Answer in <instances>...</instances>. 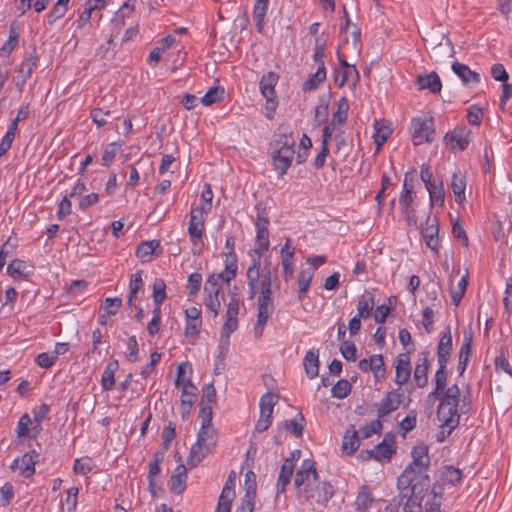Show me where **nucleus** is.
<instances>
[{
    "instance_id": "f257e3e1",
    "label": "nucleus",
    "mask_w": 512,
    "mask_h": 512,
    "mask_svg": "<svg viewBox=\"0 0 512 512\" xmlns=\"http://www.w3.org/2000/svg\"><path fill=\"white\" fill-rule=\"evenodd\" d=\"M470 410V394L461 399V390L457 384H452L440 394L437 408V417L442 422L459 425L460 414H466Z\"/></svg>"
},
{
    "instance_id": "f03ea898",
    "label": "nucleus",
    "mask_w": 512,
    "mask_h": 512,
    "mask_svg": "<svg viewBox=\"0 0 512 512\" xmlns=\"http://www.w3.org/2000/svg\"><path fill=\"white\" fill-rule=\"evenodd\" d=\"M271 161L278 178H282L290 168L295 155V141L286 133H274L270 142Z\"/></svg>"
},
{
    "instance_id": "7ed1b4c3",
    "label": "nucleus",
    "mask_w": 512,
    "mask_h": 512,
    "mask_svg": "<svg viewBox=\"0 0 512 512\" xmlns=\"http://www.w3.org/2000/svg\"><path fill=\"white\" fill-rule=\"evenodd\" d=\"M248 299L258 293L257 304L274 305L272 300V279H260L259 257H253L246 271Z\"/></svg>"
},
{
    "instance_id": "20e7f679",
    "label": "nucleus",
    "mask_w": 512,
    "mask_h": 512,
    "mask_svg": "<svg viewBox=\"0 0 512 512\" xmlns=\"http://www.w3.org/2000/svg\"><path fill=\"white\" fill-rule=\"evenodd\" d=\"M412 462L400 474V483L402 485H410L415 475H428L427 471L430 467L429 446L420 442L412 447Z\"/></svg>"
},
{
    "instance_id": "39448f33",
    "label": "nucleus",
    "mask_w": 512,
    "mask_h": 512,
    "mask_svg": "<svg viewBox=\"0 0 512 512\" xmlns=\"http://www.w3.org/2000/svg\"><path fill=\"white\" fill-rule=\"evenodd\" d=\"M217 444V432L211 426L200 429L197 433L196 443L192 445L187 463L189 466L196 467L208 454L212 453Z\"/></svg>"
},
{
    "instance_id": "423d86ee",
    "label": "nucleus",
    "mask_w": 512,
    "mask_h": 512,
    "mask_svg": "<svg viewBox=\"0 0 512 512\" xmlns=\"http://www.w3.org/2000/svg\"><path fill=\"white\" fill-rule=\"evenodd\" d=\"M319 475L314 460L307 458L302 460L299 469L295 474L294 485L298 489V496L305 500L315 497L312 483L318 481Z\"/></svg>"
},
{
    "instance_id": "0eeeda50",
    "label": "nucleus",
    "mask_w": 512,
    "mask_h": 512,
    "mask_svg": "<svg viewBox=\"0 0 512 512\" xmlns=\"http://www.w3.org/2000/svg\"><path fill=\"white\" fill-rule=\"evenodd\" d=\"M397 487L401 500L406 498V502L412 504L416 511L422 507V501L430 488L429 475H415L414 480L410 485H402L400 483V476L397 480Z\"/></svg>"
},
{
    "instance_id": "6e6552de",
    "label": "nucleus",
    "mask_w": 512,
    "mask_h": 512,
    "mask_svg": "<svg viewBox=\"0 0 512 512\" xmlns=\"http://www.w3.org/2000/svg\"><path fill=\"white\" fill-rule=\"evenodd\" d=\"M412 142L415 146L431 143L434 140L435 125L432 116L414 117L411 120Z\"/></svg>"
},
{
    "instance_id": "1a4fd4ad",
    "label": "nucleus",
    "mask_w": 512,
    "mask_h": 512,
    "mask_svg": "<svg viewBox=\"0 0 512 512\" xmlns=\"http://www.w3.org/2000/svg\"><path fill=\"white\" fill-rule=\"evenodd\" d=\"M239 307L240 301L238 293L233 292L230 294V301L225 313V322L221 328V340L229 342L230 335L237 330Z\"/></svg>"
},
{
    "instance_id": "9d476101",
    "label": "nucleus",
    "mask_w": 512,
    "mask_h": 512,
    "mask_svg": "<svg viewBox=\"0 0 512 512\" xmlns=\"http://www.w3.org/2000/svg\"><path fill=\"white\" fill-rule=\"evenodd\" d=\"M472 140V131L465 125H457L453 130L448 131L444 141L452 151H464Z\"/></svg>"
},
{
    "instance_id": "9b49d317",
    "label": "nucleus",
    "mask_w": 512,
    "mask_h": 512,
    "mask_svg": "<svg viewBox=\"0 0 512 512\" xmlns=\"http://www.w3.org/2000/svg\"><path fill=\"white\" fill-rule=\"evenodd\" d=\"M420 230L427 247L435 254H438L441 247L438 218L431 216L429 213Z\"/></svg>"
},
{
    "instance_id": "f8f14e48",
    "label": "nucleus",
    "mask_w": 512,
    "mask_h": 512,
    "mask_svg": "<svg viewBox=\"0 0 512 512\" xmlns=\"http://www.w3.org/2000/svg\"><path fill=\"white\" fill-rule=\"evenodd\" d=\"M39 62V56L36 48H33L29 52L19 65L16 76V89L19 92L24 90V86L27 80L31 77L33 71L37 68Z\"/></svg>"
},
{
    "instance_id": "ddd939ff",
    "label": "nucleus",
    "mask_w": 512,
    "mask_h": 512,
    "mask_svg": "<svg viewBox=\"0 0 512 512\" xmlns=\"http://www.w3.org/2000/svg\"><path fill=\"white\" fill-rule=\"evenodd\" d=\"M404 393L400 390H391L385 393L380 402L375 403L377 417L383 419L385 416L396 411L403 401Z\"/></svg>"
},
{
    "instance_id": "4468645a",
    "label": "nucleus",
    "mask_w": 512,
    "mask_h": 512,
    "mask_svg": "<svg viewBox=\"0 0 512 512\" xmlns=\"http://www.w3.org/2000/svg\"><path fill=\"white\" fill-rule=\"evenodd\" d=\"M207 214L194 207L190 211V219L188 224V235L194 245L201 240L205 233V219L204 215Z\"/></svg>"
},
{
    "instance_id": "2eb2a0df",
    "label": "nucleus",
    "mask_w": 512,
    "mask_h": 512,
    "mask_svg": "<svg viewBox=\"0 0 512 512\" xmlns=\"http://www.w3.org/2000/svg\"><path fill=\"white\" fill-rule=\"evenodd\" d=\"M237 274L228 272L227 269H223L220 273H212L207 277L204 286V295H219L221 291V283L227 285L235 279Z\"/></svg>"
},
{
    "instance_id": "dca6fc26",
    "label": "nucleus",
    "mask_w": 512,
    "mask_h": 512,
    "mask_svg": "<svg viewBox=\"0 0 512 512\" xmlns=\"http://www.w3.org/2000/svg\"><path fill=\"white\" fill-rule=\"evenodd\" d=\"M431 353L429 350H424L421 352L420 357L415 365L413 378L415 384L419 388H424L428 384V369L430 366V357Z\"/></svg>"
},
{
    "instance_id": "f3484780",
    "label": "nucleus",
    "mask_w": 512,
    "mask_h": 512,
    "mask_svg": "<svg viewBox=\"0 0 512 512\" xmlns=\"http://www.w3.org/2000/svg\"><path fill=\"white\" fill-rule=\"evenodd\" d=\"M453 350L451 327L447 326L441 333L440 340L437 345V362L438 364L447 365Z\"/></svg>"
},
{
    "instance_id": "a211bd4d",
    "label": "nucleus",
    "mask_w": 512,
    "mask_h": 512,
    "mask_svg": "<svg viewBox=\"0 0 512 512\" xmlns=\"http://www.w3.org/2000/svg\"><path fill=\"white\" fill-rule=\"evenodd\" d=\"M415 85L419 91L428 90L433 94L440 93L442 89L441 79L435 71L417 75Z\"/></svg>"
},
{
    "instance_id": "6ab92c4d",
    "label": "nucleus",
    "mask_w": 512,
    "mask_h": 512,
    "mask_svg": "<svg viewBox=\"0 0 512 512\" xmlns=\"http://www.w3.org/2000/svg\"><path fill=\"white\" fill-rule=\"evenodd\" d=\"M451 68L452 71L461 79L464 85L468 86L480 83V74L472 71L468 65L456 61L452 63Z\"/></svg>"
},
{
    "instance_id": "aec40b11",
    "label": "nucleus",
    "mask_w": 512,
    "mask_h": 512,
    "mask_svg": "<svg viewBox=\"0 0 512 512\" xmlns=\"http://www.w3.org/2000/svg\"><path fill=\"white\" fill-rule=\"evenodd\" d=\"M410 353L400 354L396 362L395 382L398 385L405 384L411 377Z\"/></svg>"
},
{
    "instance_id": "412c9836",
    "label": "nucleus",
    "mask_w": 512,
    "mask_h": 512,
    "mask_svg": "<svg viewBox=\"0 0 512 512\" xmlns=\"http://www.w3.org/2000/svg\"><path fill=\"white\" fill-rule=\"evenodd\" d=\"M472 350V334L464 333L463 342L461 344L459 353H458V365L457 371L459 376H462L467 368L469 357L471 355Z\"/></svg>"
},
{
    "instance_id": "4be33fe9",
    "label": "nucleus",
    "mask_w": 512,
    "mask_h": 512,
    "mask_svg": "<svg viewBox=\"0 0 512 512\" xmlns=\"http://www.w3.org/2000/svg\"><path fill=\"white\" fill-rule=\"evenodd\" d=\"M40 453L31 450L22 455L20 458V475L24 478H30L35 474V464L38 462Z\"/></svg>"
},
{
    "instance_id": "5701e85b",
    "label": "nucleus",
    "mask_w": 512,
    "mask_h": 512,
    "mask_svg": "<svg viewBox=\"0 0 512 512\" xmlns=\"http://www.w3.org/2000/svg\"><path fill=\"white\" fill-rule=\"evenodd\" d=\"M7 274L12 278L19 276L28 279L34 274V266L24 260L14 259L7 266Z\"/></svg>"
},
{
    "instance_id": "b1692460",
    "label": "nucleus",
    "mask_w": 512,
    "mask_h": 512,
    "mask_svg": "<svg viewBox=\"0 0 512 512\" xmlns=\"http://www.w3.org/2000/svg\"><path fill=\"white\" fill-rule=\"evenodd\" d=\"M225 249L227 250L224 253V268L228 270V272H233L237 274L238 272V257L235 252V239L233 236H228L225 241Z\"/></svg>"
},
{
    "instance_id": "393cba45",
    "label": "nucleus",
    "mask_w": 512,
    "mask_h": 512,
    "mask_svg": "<svg viewBox=\"0 0 512 512\" xmlns=\"http://www.w3.org/2000/svg\"><path fill=\"white\" fill-rule=\"evenodd\" d=\"M333 78L334 84L338 88H342L348 80L352 79V86L355 88L360 81V74L356 67L343 69V70H333Z\"/></svg>"
},
{
    "instance_id": "a878e982",
    "label": "nucleus",
    "mask_w": 512,
    "mask_h": 512,
    "mask_svg": "<svg viewBox=\"0 0 512 512\" xmlns=\"http://www.w3.org/2000/svg\"><path fill=\"white\" fill-rule=\"evenodd\" d=\"M274 312V305H261L257 304V321L254 326V336L259 339L264 332L268 318Z\"/></svg>"
},
{
    "instance_id": "bb28decb",
    "label": "nucleus",
    "mask_w": 512,
    "mask_h": 512,
    "mask_svg": "<svg viewBox=\"0 0 512 512\" xmlns=\"http://www.w3.org/2000/svg\"><path fill=\"white\" fill-rule=\"evenodd\" d=\"M316 482L317 485L313 488V493L315 495L313 499H315L317 504L325 507L329 500L334 496L335 489L330 482H320L319 480Z\"/></svg>"
},
{
    "instance_id": "cd10ccee",
    "label": "nucleus",
    "mask_w": 512,
    "mask_h": 512,
    "mask_svg": "<svg viewBox=\"0 0 512 512\" xmlns=\"http://www.w3.org/2000/svg\"><path fill=\"white\" fill-rule=\"evenodd\" d=\"M395 452L394 437L387 434L384 439L375 446V460H390Z\"/></svg>"
},
{
    "instance_id": "c85d7f7f",
    "label": "nucleus",
    "mask_w": 512,
    "mask_h": 512,
    "mask_svg": "<svg viewBox=\"0 0 512 512\" xmlns=\"http://www.w3.org/2000/svg\"><path fill=\"white\" fill-rule=\"evenodd\" d=\"M294 471V463L293 459H285L282 464L277 480L276 491L277 494L284 493L286 491L287 485L291 481V477Z\"/></svg>"
},
{
    "instance_id": "c756f323",
    "label": "nucleus",
    "mask_w": 512,
    "mask_h": 512,
    "mask_svg": "<svg viewBox=\"0 0 512 512\" xmlns=\"http://www.w3.org/2000/svg\"><path fill=\"white\" fill-rule=\"evenodd\" d=\"M187 482V470L183 464L176 467L170 478V489L175 494L180 495L184 492Z\"/></svg>"
},
{
    "instance_id": "7c9ffc66",
    "label": "nucleus",
    "mask_w": 512,
    "mask_h": 512,
    "mask_svg": "<svg viewBox=\"0 0 512 512\" xmlns=\"http://www.w3.org/2000/svg\"><path fill=\"white\" fill-rule=\"evenodd\" d=\"M119 369L117 359H112L107 363L101 376V387L104 391H111L115 386V373Z\"/></svg>"
},
{
    "instance_id": "2f4dec72",
    "label": "nucleus",
    "mask_w": 512,
    "mask_h": 512,
    "mask_svg": "<svg viewBox=\"0 0 512 512\" xmlns=\"http://www.w3.org/2000/svg\"><path fill=\"white\" fill-rule=\"evenodd\" d=\"M269 8V0H256L253 6V20L258 33H262L265 26V17Z\"/></svg>"
},
{
    "instance_id": "473e14b6",
    "label": "nucleus",
    "mask_w": 512,
    "mask_h": 512,
    "mask_svg": "<svg viewBox=\"0 0 512 512\" xmlns=\"http://www.w3.org/2000/svg\"><path fill=\"white\" fill-rule=\"evenodd\" d=\"M443 494V487L440 484H434L424 505L425 512H441Z\"/></svg>"
},
{
    "instance_id": "72a5a7b5",
    "label": "nucleus",
    "mask_w": 512,
    "mask_h": 512,
    "mask_svg": "<svg viewBox=\"0 0 512 512\" xmlns=\"http://www.w3.org/2000/svg\"><path fill=\"white\" fill-rule=\"evenodd\" d=\"M305 423L306 421L303 414L299 412L293 419L285 420L278 424V428L290 431L296 438H301L303 436Z\"/></svg>"
},
{
    "instance_id": "f704fd0d",
    "label": "nucleus",
    "mask_w": 512,
    "mask_h": 512,
    "mask_svg": "<svg viewBox=\"0 0 512 512\" xmlns=\"http://www.w3.org/2000/svg\"><path fill=\"white\" fill-rule=\"evenodd\" d=\"M303 365L309 379L317 377L319 374V351L309 350L303 359Z\"/></svg>"
},
{
    "instance_id": "c9c22d12",
    "label": "nucleus",
    "mask_w": 512,
    "mask_h": 512,
    "mask_svg": "<svg viewBox=\"0 0 512 512\" xmlns=\"http://www.w3.org/2000/svg\"><path fill=\"white\" fill-rule=\"evenodd\" d=\"M373 502L374 498L370 488L367 485H362L354 502L355 511L367 512Z\"/></svg>"
},
{
    "instance_id": "e433bc0d",
    "label": "nucleus",
    "mask_w": 512,
    "mask_h": 512,
    "mask_svg": "<svg viewBox=\"0 0 512 512\" xmlns=\"http://www.w3.org/2000/svg\"><path fill=\"white\" fill-rule=\"evenodd\" d=\"M279 80V75L275 72L269 71L262 75L259 81V89L262 96L276 95L275 86Z\"/></svg>"
},
{
    "instance_id": "4c0bfd02",
    "label": "nucleus",
    "mask_w": 512,
    "mask_h": 512,
    "mask_svg": "<svg viewBox=\"0 0 512 512\" xmlns=\"http://www.w3.org/2000/svg\"><path fill=\"white\" fill-rule=\"evenodd\" d=\"M269 244L268 228H256L255 248L252 251L251 257H259L260 259L262 253L268 250Z\"/></svg>"
},
{
    "instance_id": "58836bf2",
    "label": "nucleus",
    "mask_w": 512,
    "mask_h": 512,
    "mask_svg": "<svg viewBox=\"0 0 512 512\" xmlns=\"http://www.w3.org/2000/svg\"><path fill=\"white\" fill-rule=\"evenodd\" d=\"M314 277V272L312 269H302L297 275V285H298V300L302 301L306 297L307 292L310 289V285L312 279Z\"/></svg>"
},
{
    "instance_id": "ea45409f",
    "label": "nucleus",
    "mask_w": 512,
    "mask_h": 512,
    "mask_svg": "<svg viewBox=\"0 0 512 512\" xmlns=\"http://www.w3.org/2000/svg\"><path fill=\"white\" fill-rule=\"evenodd\" d=\"M451 189L455 196V201L459 204L465 201L466 177L462 173L455 172L451 179Z\"/></svg>"
},
{
    "instance_id": "a19ab883",
    "label": "nucleus",
    "mask_w": 512,
    "mask_h": 512,
    "mask_svg": "<svg viewBox=\"0 0 512 512\" xmlns=\"http://www.w3.org/2000/svg\"><path fill=\"white\" fill-rule=\"evenodd\" d=\"M256 498V482H251L247 487L237 512H253Z\"/></svg>"
},
{
    "instance_id": "79ce46f5",
    "label": "nucleus",
    "mask_w": 512,
    "mask_h": 512,
    "mask_svg": "<svg viewBox=\"0 0 512 512\" xmlns=\"http://www.w3.org/2000/svg\"><path fill=\"white\" fill-rule=\"evenodd\" d=\"M360 445L358 432L354 429H347L342 441V451L346 455H353Z\"/></svg>"
},
{
    "instance_id": "37998d69",
    "label": "nucleus",
    "mask_w": 512,
    "mask_h": 512,
    "mask_svg": "<svg viewBox=\"0 0 512 512\" xmlns=\"http://www.w3.org/2000/svg\"><path fill=\"white\" fill-rule=\"evenodd\" d=\"M160 246L159 240H150L141 242L136 249V256L142 263L152 260L154 251Z\"/></svg>"
},
{
    "instance_id": "c03bdc74",
    "label": "nucleus",
    "mask_w": 512,
    "mask_h": 512,
    "mask_svg": "<svg viewBox=\"0 0 512 512\" xmlns=\"http://www.w3.org/2000/svg\"><path fill=\"white\" fill-rule=\"evenodd\" d=\"M327 72L325 67H318L316 72L302 83V90L305 92L317 90L326 80Z\"/></svg>"
},
{
    "instance_id": "a18cd8bd",
    "label": "nucleus",
    "mask_w": 512,
    "mask_h": 512,
    "mask_svg": "<svg viewBox=\"0 0 512 512\" xmlns=\"http://www.w3.org/2000/svg\"><path fill=\"white\" fill-rule=\"evenodd\" d=\"M426 190L429 193V200L431 206L442 207L445 202V190L442 181L433 182Z\"/></svg>"
},
{
    "instance_id": "49530a36",
    "label": "nucleus",
    "mask_w": 512,
    "mask_h": 512,
    "mask_svg": "<svg viewBox=\"0 0 512 512\" xmlns=\"http://www.w3.org/2000/svg\"><path fill=\"white\" fill-rule=\"evenodd\" d=\"M374 295L372 293H365L361 296L357 303V316L368 319L370 318L374 308Z\"/></svg>"
},
{
    "instance_id": "de8ad7c7",
    "label": "nucleus",
    "mask_w": 512,
    "mask_h": 512,
    "mask_svg": "<svg viewBox=\"0 0 512 512\" xmlns=\"http://www.w3.org/2000/svg\"><path fill=\"white\" fill-rule=\"evenodd\" d=\"M277 399V395L270 391L263 394L259 401L260 415L272 418L273 409L277 403Z\"/></svg>"
},
{
    "instance_id": "09e8293b",
    "label": "nucleus",
    "mask_w": 512,
    "mask_h": 512,
    "mask_svg": "<svg viewBox=\"0 0 512 512\" xmlns=\"http://www.w3.org/2000/svg\"><path fill=\"white\" fill-rule=\"evenodd\" d=\"M374 129L375 132L373 134V139L377 150H379L387 141L392 130L388 125H385L383 122L377 120L374 123Z\"/></svg>"
},
{
    "instance_id": "8fccbe9b",
    "label": "nucleus",
    "mask_w": 512,
    "mask_h": 512,
    "mask_svg": "<svg viewBox=\"0 0 512 512\" xmlns=\"http://www.w3.org/2000/svg\"><path fill=\"white\" fill-rule=\"evenodd\" d=\"M70 0H57L50 12L47 14V24L52 26L57 20L64 17L68 10Z\"/></svg>"
},
{
    "instance_id": "3c124183",
    "label": "nucleus",
    "mask_w": 512,
    "mask_h": 512,
    "mask_svg": "<svg viewBox=\"0 0 512 512\" xmlns=\"http://www.w3.org/2000/svg\"><path fill=\"white\" fill-rule=\"evenodd\" d=\"M135 10L134 4H131L130 0H127L124 2V4L119 8V10L115 13L112 24L118 28L121 29L125 24V18L132 15V13Z\"/></svg>"
},
{
    "instance_id": "603ef678",
    "label": "nucleus",
    "mask_w": 512,
    "mask_h": 512,
    "mask_svg": "<svg viewBox=\"0 0 512 512\" xmlns=\"http://www.w3.org/2000/svg\"><path fill=\"white\" fill-rule=\"evenodd\" d=\"M349 104L345 97L339 99L337 104V111L333 113L332 120L336 125H343L347 121Z\"/></svg>"
},
{
    "instance_id": "864d4df0",
    "label": "nucleus",
    "mask_w": 512,
    "mask_h": 512,
    "mask_svg": "<svg viewBox=\"0 0 512 512\" xmlns=\"http://www.w3.org/2000/svg\"><path fill=\"white\" fill-rule=\"evenodd\" d=\"M142 287H143L142 270H138L130 278L129 293H128V297H127L128 305L132 304V301L136 298L137 293L141 290Z\"/></svg>"
},
{
    "instance_id": "5fc2aeb1",
    "label": "nucleus",
    "mask_w": 512,
    "mask_h": 512,
    "mask_svg": "<svg viewBox=\"0 0 512 512\" xmlns=\"http://www.w3.org/2000/svg\"><path fill=\"white\" fill-rule=\"evenodd\" d=\"M225 94V90L223 87H212L210 88L204 96L200 99V102L205 106H210L215 103H219L223 100Z\"/></svg>"
},
{
    "instance_id": "6e6d98bb",
    "label": "nucleus",
    "mask_w": 512,
    "mask_h": 512,
    "mask_svg": "<svg viewBox=\"0 0 512 512\" xmlns=\"http://www.w3.org/2000/svg\"><path fill=\"white\" fill-rule=\"evenodd\" d=\"M468 285V274L461 277V279L458 281L457 286L455 288H451L450 294H451V300L452 304L455 306H458L466 292Z\"/></svg>"
},
{
    "instance_id": "4d7b16f0",
    "label": "nucleus",
    "mask_w": 512,
    "mask_h": 512,
    "mask_svg": "<svg viewBox=\"0 0 512 512\" xmlns=\"http://www.w3.org/2000/svg\"><path fill=\"white\" fill-rule=\"evenodd\" d=\"M462 477V470L455 468L452 465L445 466V469L442 473L443 481L451 484L452 486H457L461 482Z\"/></svg>"
},
{
    "instance_id": "13d9d810",
    "label": "nucleus",
    "mask_w": 512,
    "mask_h": 512,
    "mask_svg": "<svg viewBox=\"0 0 512 512\" xmlns=\"http://www.w3.org/2000/svg\"><path fill=\"white\" fill-rule=\"evenodd\" d=\"M213 191L209 183L203 185V190L200 197V206L195 207L198 210L209 213L212 208Z\"/></svg>"
},
{
    "instance_id": "bf43d9fd",
    "label": "nucleus",
    "mask_w": 512,
    "mask_h": 512,
    "mask_svg": "<svg viewBox=\"0 0 512 512\" xmlns=\"http://www.w3.org/2000/svg\"><path fill=\"white\" fill-rule=\"evenodd\" d=\"M228 350H229V342L221 340L217 347L218 355H217V357L215 359V363H214V373L215 374H220L221 371L224 370V367H225L224 360L227 356Z\"/></svg>"
},
{
    "instance_id": "052dcab7",
    "label": "nucleus",
    "mask_w": 512,
    "mask_h": 512,
    "mask_svg": "<svg viewBox=\"0 0 512 512\" xmlns=\"http://www.w3.org/2000/svg\"><path fill=\"white\" fill-rule=\"evenodd\" d=\"M152 290L154 304L161 305L167 298L165 281L161 278H156L152 285Z\"/></svg>"
},
{
    "instance_id": "680f3d73",
    "label": "nucleus",
    "mask_w": 512,
    "mask_h": 512,
    "mask_svg": "<svg viewBox=\"0 0 512 512\" xmlns=\"http://www.w3.org/2000/svg\"><path fill=\"white\" fill-rule=\"evenodd\" d=\"M326 49V40L316 37L313 49L312 59L318 67H325L324 56Z\"/></svg>"
},
{
    "instance_id": "e2e57ef3",
    "label": "nucleus",
    "mask_w": 512,
    "mask_h": 512,
    "mask_svg": "<svg viewBox=\"0 0 512 512\" xmlns=\"http://www.w3.org/2000/svg\"><path fill=\"white\" fill-rule=\"evenodd\" d=\"M447 378H448V372H447V365L438 364V369L434 375V393L436 392H442L443 390H446L447 385Z\"/></svg>"
},
{
    "instance_id": "0e129e2a",
    "label": "nucleus",
    "mask_w": 512,
    "mask_h": 512,
    "mask_svg": "<svg viewBox=\"0 0 512 512\" xmlns=\"http://www.w3.org/2000/svg\"><path fill=\"white\" fill-rule=\"evenodd\" d=\"M256 217H255V227L256 228H268L270 224L269 214L266 206L263 203H258L255 205Z\"/></svg>"
},
{
    "instance_id": "69168bd1",
    "label": "nucleus",
    "mask_w": 512,
    "mask_h": 512,
    "mask_svg": "<svg viewBox=\"0 0 512 512\" xmlns=\"http://www.w3.org/2000/svg\"><path fill=\"white\" fill-rule=\"evenodd\" d=\"M352 386L346 379H340L332 386L331 395L334 398L343 399L351 392Z\"/></svg>"
},
{
    "instance_id": "338daca9",
    "label": "nucleus",
    "mask_w": 512,
    "mask_h": 512,
    "mask_svg": "<svg viewBox=\"0 0 512 512\" xmlns=\"http://www.w3.org/2000/svg\"><path fill=\"white\" fill-rule=\"evenodd\" d=\"M197 388L191 381H186L182 388L181 403L187 405H194L197 399Z\"/></svg>"
},
{
    "instance_id": "774afa93",
    "label": "nucleus",
    "mask_w": 512,
    "mask_h": 512,
    "mask_svg": "<svg viewBox=\"0 0 512 512\" xmlns=\"http://www.w3.org/2000/svg\"><path fill=\"white\" fill-rule=\"evenodd\" d=\"M32 418L28 413H24L18 420L16 426V434L18 438L29 436L30 426L32 425Z\"/></svg>"
}]
</instances>
